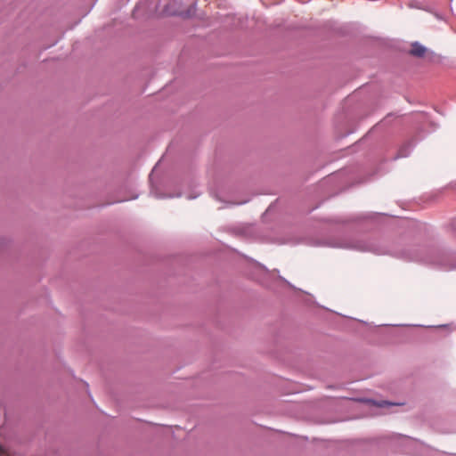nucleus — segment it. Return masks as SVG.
Returning a JSON list of instances; mask_svg holds the SVG:
<instances>
[{"instance_id":"obj_1","label":"nucleus","mask_w":456,"mask_h":456,"mask_svg":"<svg viewBox=\"0 0 456 456\" xmlns=\"http://www.w3.org/2000/svg\"><path fill=\"white\" fill-rule=\"evenodd\" d=\"M427 52L428 49L425 46L419 44L418 42H415L411 45V48L410 51L411 54L415 57H423Z\"/></svg>"},{"instance_id":"obj_2","label":"nucleus","mask_w":456,"mask_h":456,"mask_svg":"<svg viewBox=\"0 0 456 456\" xmlns=\"http://www.w3.org/2000/svg\"><path fill=\"white\" fill-rule=\"evenodd\" d=\"M390 404H391V403H388V402H387V401H382V402H380V403H377V405H378L379 407H384L385 405H390Z\"/></svg>"}]
</instances>
